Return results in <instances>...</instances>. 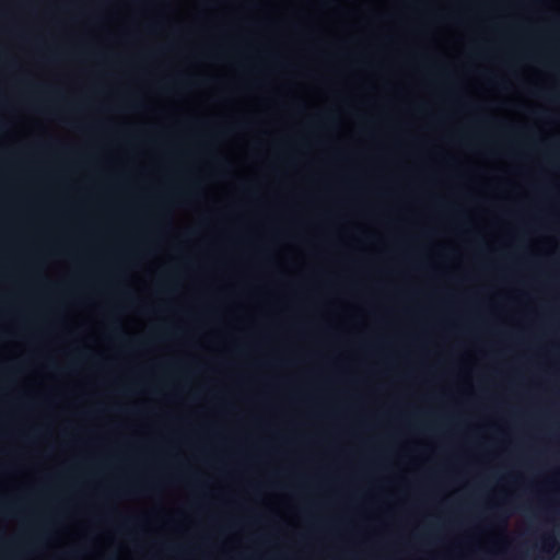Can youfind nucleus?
Masks as SVG:
<instances>
[{"mask_svg":"<svg viewBox=\"0 0 560 560\" xmlns=\"http://www.w3.org/2000/svg\"><path fill=\"white\" fill-rule=\"evenodd\" d=\"M493 511L495 520L500 521L502 526H505L508 514L503 513V505L493 506Z\"/></svg>","mask_w":560,"mask_h":560,"instance_id":"f257e3e1","label":"nucleus"},{"mask_svg":"<svg viewBox=\"0 0 560 560\" xmlns=\"http://www.w3.org/2000/svg\"><path fill=\"white\" fill-rule=\"evenodd\" d=\"M558 546L553 536L548 535L544 538V549L548 552L552 551Z\"/></svg>","mask_w":560,"mask_h":560,"instance_id":"f03ea898","label":"nucleus"},{"mask_svg":"<svg viewBox=\"0 0 560 560\" xmlns=\"http://www.w3.org/2000/svg\"><path fill=\"white\" fill-rule=\"evenodd\" d=\"M16 512V506L13 504L3 503L0 505V513L5 515H12Z\"/></svg>","mask_w":560,"mask_h":560,"instance_id":"7ed1b4c3","label":"nucleus"}]
</instances>
